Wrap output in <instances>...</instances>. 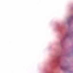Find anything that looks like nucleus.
<instances>
[{"instance_id":"nucleus-1","label":"nucleus","mask_w":73,"mask_h":73,"mask_svg":"<svg viewBox=\"0 0 73 73\" xmlns=\"http://www.w3.org/2000/svg\"><path fill=\"white\" fill-rule=\"evenodd\" d=\"M62 66H61V69H62Z\"/></svg>"}]
</instances>
